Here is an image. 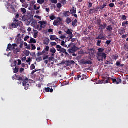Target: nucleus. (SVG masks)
<instances>
[{
  "label": "nucleus",
  "instance_id": "nucleus-7",
  "mask_svg": "<svg viewBox=\"0 0 128 128\" xmlns=\"http://www.w3.org/2000/svg\"><path fill=\"white\" fill-rule=\"evenodd\" d=\"M86 54H89L91 58L94 56V49L93 48H88L87 50Z\"/></svg>",
  "mask_w": 128,
  "mask_h": 128
},
{
  "label": "nucleus",
  "instance_id": "nucleus-54",
  "mask_svg": "<svg viewBox=\"0 0 128 128\" xmlns=\"http://www.w3.org/2000/svg\"><path fill=\"white\" fill-rule=\"evenodd\" d=\"M57 8H62V4L60 3H58L57 4Z\"/></svg>",
  "mask_w": 128,
  "mask_h": 128
},
{
  "label": "nucleus",
  "instance_id": "nucleus-41",
  "mask_svg": "<svg viewBox=\"0 0 128 128\" xmlns=\"http://www.w3.org/2000/svg\"><path fill=\"white\" fill-rule=\"evenodd\" d=\"M38 24V21L37 20H34L32 24V25L34 26H36Z\"/></svg>",
  "mask_w": 128,
  "mask_h": 128
},
{
  "label": "nucleus",
  "instance_id": "nucleus-17",
  "mask_svg": "<svg viewBox=\"0 0 128 128\" xmlns=\"http://www.w3.org/2000/svg\"><path fill=\"white\" fill-rule=\"evenodd\" d=\"M106 6H108V2H104L103 5L100 6V9L101 10H102L104 8H106Z\"/></svg>",
  "mask_w": 128,
  "mask_h": 128
},
{
  "label": "nucleus",
  "instance_id": "nucleus-51",
  "mask_svg": "<svg viewBox=\"0 0 128 128\" xmlns=\"http://www.w3.org/2000/svg\"><path fill=\"white\" fill-rule=\"evenodd\" d=\"M50 44H51L52 46H56L57 44L56 42H52L50 43Z\"/></svg>",
  "mask_w": 128,
  "mask_h": 128
},
{
  "label": "nucleus",
  "instance_id": "nucleus-45",
  "mask_svg": "<svg viewBox=\"0 0 128 128\" xmlns=\"http://www.w3.org/2000/svg\"><path fill=\"white\" fill-rule=\"evenodd\" d=\"M36 60V62H42V58L40 57L38 58H37Z\"/></svg>",
  "mask_w": 128,
  "mask_h": 128
},
{
  "label": "nucleus",
  "instance_id": "nucleus-30",
  "mask_svg": "<svg viewBox=\"0 0 128 128\" xmlns=\"http://www.w3.org/2000/svg\"><path fill=\"white\" fill-rule=\"evenodd\" d=\"M30 52L28 50L24 52V54H25L26 56H30Z\"/></svg>",
  "mask_w": 128,
  "mask_h": 128
},
{
  "label": "nucleus",
  "instance_id": "nucleus-40",
  "mask_svg": "<svg viewBox=\"0 0 128 128\" xmlns=\"http://www.w3.org/2000/svg\"><path fill=\"white\" fill-rule=\"evenodd\" d=\"M48 60L49 62H54V58L50 56L48 58Z\"/></svg>",
  "mask_w": 128,
  "mask_h": 128
},
{
  "label": "nucleus",
  "instance_id": "nucleus-29",
  "mask_svg": "<svg viewBox=\"0 0 128 128\" xmlns=\"http://www.w3.org/2000/svg\"><path fill=\"white\" fill-rule=\"evenodd\" d=\"M76 24H78V20L76 19L74 21L72 22V26H76Z\"/></svg>",
  "mask_w": 128,
  "mask_h": 128
},
{
  "label": "nucleus",
  "instance_id": "nucleus-56",
  "mask_svg": "<svg viewBox=\"0 0 128 128\" xmlns=\"http://www.w3.org/2000/svg\"><path fill=\"white\" fill-rule=\"evenodd\" d=\"M82 78V76L80 75H78V76H77V78L75 77V80H80V78Z\"/></svg>",
  "mask_w": 128,
  "mask_h": 128
},
{
  "label": "nucleus",
  "instance_id": "nucleus-23",
  "mask_svg": "<svg viewBox=\"0 0 128 128\" xmlns=\"http://www.w3.org/2000/svg\"><path fill=\"white\" fill-rule=\"evenodd\" d=\"M112 26H108L107 28H106V30L107 32H112Z\"/></svg>",
  "mask_w": 128,
  "mask_h": 128
},
{
  "label": "nucleus",
  "instance_id": "nucleus-11",
  "mask_svg": "<svg viewBox=\"0 0 128 128\" xmlns=\"http://www.w3.org/2000/svg\"><path fill=\"white\" fill-rule=\"evenodd\" d=\"M80 62L82 64H92V62H90V61H84V60H82L80 61Z\"/></svg>",
  "mask_w": 128,
  "mask_h": 128
},
{
  "label": "nucleus",
  "instance_id": "nucleus-13",
  "mask_svg": "<svg viewBox=\"0 0 128 128\" xmlns=\"http://www.w3.org/2000/svg\"><path fill=\"white\" fill-rule=\"evenodd\" d=\"M118 32L120 36H122V34L126 33V29L124 28H123L122 29H120Z\"/></svg>",
  "mask_w": 128,
  "mask_h": 128
},
{
  "label": "nucleus",
  "instance_id": "nucleus-5",
  "mask_svg": "<svg viewBox=\"0 0 128 128\" xmlns=\"http://www.w3.org/2000/svg\"><path fill=\"white\" fill-rule=\"evenodd\" d=\"M16 78L18 80H19L20 82H24L23 86H24V84H26V82H28V79L26 76H24V75H22L21 76H17Z\"/></svg>",
  "mask_w": 128,
  "mask_h": 128
},
{
  "label": "nucleus",
  "instance_id": "nucleus-64",
  "mask_svg": "<svg viewBox=\"0 0 128 128\" xmlns=\"http://www.w3.org/2000/svg\"><path fill=\"white\" fill-rule=\"evenodd\" d=\"M24 72V68H20V72L22 73V72Z\"/></svg>",
  "mask_w": 128,
  "mask_h": 128
},
{
  "label": "nucleus",
  "instance_id": "nucleus-19",
  "mask_svg": "<svg viewBox=\"0 0 128 128\" xmlns=\"http://www.w3.org/2000/svg\"><path fill=\"white\" fill-rule=\"evenodd\" d=\"M102 21L100 19H98L95 22L96 24H97V26H100L102 24Z\"/></svg>",
  "mask_w": 128,
  "mask_h": 128
},
{
  "label": "nucleus",
  "instance_id": "nucleus-31",
  "mask_svg": "<svg viewBox=\"0 0 128 128\" xmlns=\"http://www.w3.org/2000/svg\"><path fill=\"white\" fill-rule=\"evenodd\" d=\"M18 52H20V48H17L14 50V54H16Z\"/></svg>",
  "mask_w": 128,
  "mask_h": 128
},
{
  "label": "nucleus",
  "instance_id": "nucleus-43",
  "mask_svg": "<svg viewBox=\"0 0 128 128\" xmlns=\"http://www.w3.org/2000/svg\"><path fill=\"white\" fill-rule=\"evenodd\" d=\"M36 32L34 33V38H38V31L36 30L35 31Z\"/></svg>",
  "mask_w": 128,
  "mask_h": 128
},
{
  "label": "nucleus",
  "instance_id": "nucleus-28",
  "mask_svg": "<svg viewBox=\"0 0 128 128\" xmlns=\"http://www.w3.org/2000/svg\"><path fill=\"white\" fill-rule=\"evenodd\" d=\"M30 44H36V40L34 38H32L30 40Z\"/></svg>",
  "mask_w": 128,
  "mask_h": 128
},
{
  "label": "nucleus",
  "instance_id": "nucleus-24",
  "mask_svg": "<svg viewBox=\"0 0 128 128\" xmlns=\"http://www.w3.org/2000/svg\"><path fill=\"white\" fill-rule=\"evenodd\" d=\"M104 48H100L98 49V52L97 54H104Z\"/></svg>",
  "mask_w": 128,
  "mask_h": 128
},
{
  "label": "nucleus",
  "instance_id": "nucleus-38",
  "mask_svg": "<svg viewBox=\"0 0 128 128\" xmlns=\"http://www.w3.org/2000/svg\"><path fill=\"white\" fill-rule=\"evenodd\" d=\"M18 68H16V67L13 70V72H14V74H18Z\"/></svg>",
  "mask_w": 128,
  "mask_h": 128
},
{
  "label": "nucleus",
  "instance_id": "nucleus-36",
  "mask_svg": "<svg viewBox=\"0 0 128 128\" xmlns=\"http://www.w3.org/2000/svg\"><path fill=\"white\" fill-rule=\"evenodd\" d=\"M44 0H38V3L40 4H44Z\"/></svg>",
  "mask_w": 128,
  "mask_h": 128
},
{
  "label": "nucleus",
  "instance_id": "nucleus-12",
  "mask_svg": "<svg viewBox=\"0 0 128 128\" xmlns=\"http://www.w3.org/2000/svg\"><path fill=\"white\" fill-rule=\"evenodd\" d=\"M50 40H56V42H58V40H59V42H60V40L56 38V36L54 35H51L50 36Z\"/></svg>",
  "mask_w": 128,
  "mask_h": 128
},
{
  "label": "nucleus",
  "instance_id": "nucleus-18",
  "mask_svg": "<svg viewBox=\"0 0 128 128\" xmlns=\"http://www.w3.org/2000/svg\"><path fill=\"white\" fill-rule=\"evenodd\" d=\"M50 52V46H46V48L44 49L43 50V52L45 54H46V52Z\"/></svg>",
  "mask_w": 128,
  "mask_h": 128
},
{
  "label": "nucleus",
  "instance_id": "nucleus-15",
  "mask_svg": "<svg viewBox=\"0 0 128 128\" xmlns=\"http://www.w3.org/2000/svg\"><path fill=\"white\" fill-rule=\"evenodd\" d=\"M63 16L66 18H68V16H70V11H65L63 13Z\"/></svg>",
  "mask_w": 128,
  "mask_h": 128
},
{
  "label": "nucleus",
  "instance_id": "nucleus-33",
  "mask_svg": "<svg viewBox=\"0 0 128 128\" xmlns=\"http://www.w3.org/2000/svg\"><path fill=\"white\" fill-rule=\"evenodd\" d=\"M66 34H68L69 36L70 34H72V30L71 31L70 29H68L67 31L66 32Z\"/></svg>",
  "mask_w": 128,
  "mask_h": 128
},
{
  "label": "nucleus",
  "instance_id": "nucleus-22",
  "mask_svg": "<svg viewBox=\"0 0 128 128\" xmlns=\"http://www.w3.org/2000/svg\"><path fill=\"white\" fill-rule=\"evenodd\" d=\"M5 6L6 8H7V10H10L9 8L10 6H12V4H10V3H9L8 2H6V4H5Z\"/></svg>",
  "mask_w": 128,
  "mask_h": 128
},
{
  "label": "nucleus",
  "instance_id": "nucleus-46",
  "mask_svg": "<svg viewBox=\"0 0 128 128\" xmlns=\"http://www.w3.org/2000/svg\"><path fill=\"white\" fill-rule=\"evenodd\" d=\"M99 26V30H104V25L100 24V25H98Z\"/></svg>",
  "mask_w": 128,
  "mask_h": 128
},
{
  "label": "nucleus",
  "instance_id": "nucleus-16",
  "mask_svg": "<svg viewBox=\"0 0 128 128\" xmlns=\"http://www.w3.org/2000/svg\"><path fill=\"white\" fill-rule=\"evenodd\" d=\"M70 14H76V8L74 7H72V8L70 10Z\"/></svg>",
  "mask_w": 128,
  "mask_h": 128
},
{
  "label": "nucleus",
  "instance_id": "nucleus-53",
  "mask_svg": "<svg viewBox=\"0 0 128 128\" xmlns=\"http://www.w3.org/2000/svg\"><path fill=\"white\" fill-rule=\"evenodd\" d=\"M118 56L116 55L113 56V57H112V59L114 60H118Z\"/></svg>",
  "mask_w": 128,
  "mask_h": 128
},
{
  "label": "nucleus",
  "instance_id": "nucleus-9",
  "mask_svg": "<svg viewBox=\"0 0 128 128\" xmlns=\"http://www.w3.org/2000/svg\"><path fill=\"white\" fill-rule=\"evenodd\" d=\"M16 46H18L16 44H13L12 45V44H8L7 52H8L9 50H16Z\"/></svg>",
  "mask_w": 128,
  "mask_h": 128
},
{
  "label": "nucleus",
  "instance_id": "nucleus-37",
  "mask_svg": "<svg viewBox=\"0 0 128 128\" xmlns=\"http://www.w3.org/2000/svg\"><path fill=\"white\" fill-rule=\"evenodd\" d=\"M30 70H36V66H34V64H32L30 66Z\"/></svg>",
  "mask_w": 128,
  "mask_h": 128
},
{
  "label": "nucleus",
  "instance_id": "nucleus-6",
  "mask_svg": "<svg viewBox=\"0 0 128 128\" xmlns=\"http://www.w3.org/2000/svg\"><path fill=\"white\" fill-rule=\"evenodd\" d=\"M106 58V53H97V60L98 62H104V60Z\"/></svg>",
  "mask_w": 128,
  "mask_h": 128
},
{
  "label": "nucleus",
  "instance_id": "nucleus-20",
  "mask_svg": "<svg viewBox=\"0 0 128 128\" xmlns=\"http://www.w3.org/2000/svg\"><path fill=\"white\" fill-rule=\"evenodd\" d=\"M72 22V19H70L69 18H67L66 19V22L68 24H71V22Z\"/></svg>",
  "mask_w": 128,
  "mask_h": 128
},
{
  "label": "nucleus",
  "instance_id": "nucleus-10",
  "mask_svg": "<svg viewBox=\"0 0 128 128\" xmlns=\"http://www.w3.org/2000/svg\"><path fill=\"white\" fill-rule=\"evenodd\" d=\"M8 11L9 12H10V14H14L15 12H16V10L14 6L12 5L11 6L10 9H8Z\"/></svg>",
  "mask_w": 128,
  "mask_h": 128
},
{
  "label": "nucleus",
  "instance_id": "nucleus-4",
  "mask_svg": "<svg viewBox=\"0 0 128 128\" xmlns=\"http://www.w3.org/2000/svg\"><path fill=\"white\" fill-rule=\"evenodd\" d=\"M56 48L58 52H60V53L62 52V54H64L66 56H70V54L66 52V50L64 48H62L60 45H57L56 46Z\"/></svg>",
  "mask_w": 128,
  "mask_h": 128
},
{
  "label": "nucleus",
  "instance_id": "nucleus-57",
  "mask_svg": "<svg viewBox=\"0 0 128 128\" xmlns=\"http://www.w3.org/2000/svg\"><path fill=\"white\" fill-rule=\"evenodd\" d=\"M110 42H112V40H107L106 44H107V46H110Z\"/></svg>",
  "mask_w": 128,
  "mask_h": 128
},
{
  "label": "nucleus",
  "instance_id": "nucleus-26",
  "mask_svg": "<svg viewBox=\"0 0 128 128\" xmlns=\"http://www.w3.org/2000/svg\"><path fill=\"white\" fill-rule=\"evenodd\" d=\"M104 38V36L102 34H100L98 38H96V40H102Z\"/></svg>",
  "mask_w": 128,
  "mask_h": 128
},
{
  "label": "nucleus",
  "instance_id": "nucleus-25",
  "mask_svg": "<svg viewBox=\"0 0 128 128\" xmlns=\"http://www.w3.org/2000/svg\"><path fill=\"white\" fill-rule=\"evenodd\" d=\"M88 76H86V75L82 74V76L81 80H88Z\"/></svg>",
  "mask_w": 128,
  "mask_h": 128
},
{
  "label": "nucleus",
  "instance_id": "nucleus-39",
  "mask_svg": "<svg viewBox=\"0 0 128 128\" xmlns=\"http://www.w3.org/2000/svg\"><path fill=\"white\" fill-rule=\"evenodd\" d=\"M88 8H92L93 4H92V2H90V1H89V2H88Z\"/></svg>",
  "mask_w": 128,
  "mask_h": 128
},
{
  "label": "nucleus",
  "instance_id": "nucleus-32",
  "mask_svg": "<svg viewBox=\"0 0 128 128\" xmlns=\"http://www.w3.org/2000/svg\"><path fill=\"white\" fill-rule=\"evenodd\" d=\"M61 46H64V48H68V45L66 44V42L62 40L61 42Z\"/></svg>",
  "mask_w": 128,
  "mask_h": 128
},
{
  "label": "nucleus",
  "instance_id": "nucleus-8",
  "mask_svg": "<svg viewBox=\"0 0 128 128\" xmlns=\"http://www.w3.org/2000/svg\"><path fill=\"white\" fill-rule=\"evenodd\" d=\"M62 19L60 18H58L57 20H55L53 23L54 26H60L62 24Z\"/></svg>",
  "mask_w": 128,
  "mask_h": 128
},
{
  "label": "nucleus",
  "instance_id": "nucleus-35",
  "mask_svg": "<svg viewBox=\"0 0 128 128\" xmlns=\"http://www.w3.org/2000/svg\"><path fill=\"white\" fill-rule=\"evenodd\" d=\"M48 44H50V39H47L44 40V44H47V46H48Z\"/></svg>",
  "mask_w": 128,
  "mask_h": 128
},
{
  "label": "nucleus",
  "instance_id": "nucleus-62",
  "mask_svg": "<svg viewBox=\"0 0 128 128\" xmlns=\"http://www.w3.org/2000/svg\"><path fill=\"white\" fill-rule=\"evenodd\" d=\"M66 35H62L60 37V38L61 40H64V38H66Z\"/></svg>",
  "mask_w": 128,
  "mask_h": 128
},
{
  "label": "nucleus",
  "instance_id": "nucleus-58",
  "mask_svg": "<svg viewBox=\"0 0 128 128\" xmlns=\"http://www.w3.org/2000/svg\"><path fill=\"white\" fill-rule=\"evenodd\" d=\"M109 6L110 8H114V4L111 3V4H109Z\"/></svg>",
  "mask_w": 128,
  "mask_h": 128
},
{
  "label": "nucleus",
  "instance_id": "nucleus-59",
  "mask_svg": "<svg viewBox=\"0 0 128 128\" xmlns=\"http://www.w3.org/2000/svg\"><path fill=\"white\" fill-rule=\"evenodd\" d=\"M50 88H46L45 92H50Z\"/></svg>",
  "mask_w": 128,
  "mask_h": 128
},
{
  "label": "nucleus",
  "instance_id": "nucleus-63",
  "mask_svg": "<svg viewBox=\"0 0 128 128\" xmlns=\"http://www.w3.org/2000/svg\"><path fill=\"white\" fill-rule=\"evenodd\" d=\"M122 19L123 20H126V16L125 15H122Z\"/></svg>",
  "mask_w": 128,
  "mask_h": 128
},
{
  "label": "nucleus",
  "instance_id": "nucleus-27",
  "mask_svg": "<svg viewBox=\"0 0 128 128\" xmlns=\"http://www.w3.org/2000/svg\"><path fill=\"white\" fill-rule=\"evenodd\" d=\"M28 84V82H26V84H24V86H24V90H28L30 88V84Z\"/></svg>",
  "mask_w": 128,
  "mask_h": 128
},
{
  "label": "nucleus",
  "instance_id": "nucleus-52",
  "mask_svg": "<svg viewBox=\"0 0 128 128\" xmlns=\"http://www.w3.org/2000/svg\"><path fill=\"white\" fill-rule=\"evenodd\" d=\"M68 63L70 64H76V62H74V60H71L70 62L68 61Z\"/></svg>",
  "mask_w": 128,
  "mask_h": 128
},
{
  "label": "nucleus",
  "instance_id": "nucleus-50",
  "mask_svg": "<svg viewBox=\"0 0 128 128\" xmlns=\"http://www.w3.org/2000/svg\"><path fill=\"white\" fill-rule=\"evenodd\" d=\"M58 72H54L52 74V76H54L55 78H56L58 76Z\"/></svg>",
  "mask_w": 128,
  "mask_h": 128
},
{
  "label": "nucleus",
  "instance_id": "nucleus-1",
  "mask_svg": "<svg viewBox=\"0 0 128 128\" xmlns=\"http://www.w3.org/2000/svg\"><path fill=\"white\" fill-rule=\"evenodd\" d=\"M67 48H69L68 50V52L70 54H72V56H78L76 54V52L78 50H80L78 47H77L76 45L74 44V43L72 42L70 44H68V46L67 47Z\"/></svg>",
  "mask_w": 128,
  "mask_h": 128
},
{
  "label": "nucleus",
  "instance_id": "nucleus-3",
  "mask_svg": "<svg viewBox=\"0 0 128 128\" xmlns=\"http://www.w3.org/2000/svg\"><path fill=\"white\" fill-rule=\"evenodd\" d=\"M20 26V22L16 20L13 23H10L9 24V28L10 30H13V28H17L18 27Z\"/></svg>",
  "mask_w": 128,
  "mask_h": 128
},
{
  "label": "nucleus",
  "instance_id": "nucleus-61",
  "mask_svg": "<svg viewBox=\"0 0 128 128\" xmlns=\"http://www.w3.org/2000/svg\"><path fill=\"white\" fill-rule=\"evenodd\" d=\"M48 59V56H45L43 57L44 60H46Z\"/></svg>",
  "mask_w": 128,
  "mask_h": 128
},
{
  "label": "nucleus",
  "instance_id": "nucleus-44",
  "mask_svg": "<svg viewBox=\"0 0 128 128\" xmlns=\"http://www.w3.org/2000/svg\"><path fill=\"white\" fill-rule=\"evenodd\" d=\"M44 54H45L44 53V51L42 52H38L37 54L38 56H44Z\"/></svg>",
  "mask_w": 128,
  "mask_h": 128
},
{
  "label": "nucleus",
  "instance_id": "nucleus-2",
  "mask_svg": "<svg viewBox=\"0 0 128 128\" xmlns=\"http://www.w3.org/2000/svg\"><path fill=\"white\" fill-rule=\"evenodd\" d=\"M110 80L112 81L113 84H122V79L120 78H106L104 80H103L102 83L103 84H108V82H110Z\"/></svg>",
  "mask_w": 128,
  "mask_h": 128
},
{
  "label": "nucleus",
  "instance_id": "nucleus-42",
  "mask_svg": "<svg viewBox=\"0 0 128 128\" xmlns=\"http://www.w3.org/2000/svg\"><path fill=\"white\" fill-rule=\"evenodd\" d=\"M52 2V4H58V0H48Z\"/></svg>",
  "mask_w": 128,
  "mask_h": 128
},
{
  "label": "nucleus",
  "instance_id": "nucleus-14",
  "mask_svg": "<svg viewBox=\"0 0 128 128\" xmlns=\"http://www.w3.org/2000/svg\"><path fill=\"white\" fill-rule=\"evenodd\" d=\"M50 52L52 54V56H54V54L56 52V48H52L50 49Z\"/></svg>",
  "mask_w": 128,
  "mask_h": 128
},
{
  "label": "nucleus",
  "instance_id": "nucleus-60",
  "mask_svg": "<svg viewBox=\"0 0 128 128\" xmlns=\"http://www.w3.org/2000/svg\"><path fill=\"white\" fill-rule=\"evenodd\" d=\"M28 38H30V36H26L25 38H24V40L25 41V42H28Z\"/></svg>",
  "mask_w": 128,
  "mask_h": 128
},
{
  "label": "nucleus",
  "instance_id": "nucleus-48",
  "mask_svg": "<svg viewBox=\"0 0 128 128\" xmlns=\"http://www.w3.org/2000/svg\"><path fill=\"white\" fill-rule=\"evenodd\" d=\"M88 32H88V28L86 29L84 31V34L86 36H88Z\"/></svg>",
  "mask_w": 128,
  "mask_h": 128
},
{
  "label": "nucleus",
  "instance_id": "nucleus-47",
  "mask_svg": "<svg viewBox=\"0 0 128 128\" xmlns=\"http://www.w3.org/2000/svg\"><path fill=\"white\" fill-rule=\"evenodd\" d=\"M31 46H32V50H36V45L34 44H31Z\"/></svg>",
  "mask_w": 128,
  "mask_h": 128
},
{
  "label": "nucleus",
  "instance_id": "nucleus-21",
  "mask_svg": "<svg viewBox=\"0 0 128 128\" xmlns=\"http://www.w3.org/2000/svg\"><path fill=\"white\" fill-rule=\"evenodd\" d=\"M40 8V4H36L34 6V10H38Z\"/></svg>",
  "mask_w": 128,
  "mask_h": 128
},
{
  "label": "nucleus",
  "instance_id": "nucleus-34",
  "mask_svg": "<svg viewBox=\"0 0 128 128\" xmlns=\"http://www.w3.org/2000/svg\"><path fill=\"white\" fill-rule=\"evenodd\" d=\"M20 10L21 12H22L23 14H24L26 13V8H22L20 9Z\"/></svg>",
  "mask_w": 128,
  "mask_h": 128
},
{
  "label": "nucleus",
  "instance_id": "nucleus-49",
  "mask_svg": "<svg viewBox=\"0 0 128 128\" xmlns=\"http://www.w3.org/2000/svg\"><path fill=\"white\" fill-rule=\"evenodd\" d=\"M50 18L51 20H56V16H50Z\"/></svg>",
  "mask_w": 128,
  "mask_h": 128
},
{
  "label": "nucleus",
  "instance_id": "nucleus-55",
  "mask_svg": "<svg viewBox=\"0 0 128 128\" xmlns=\"http://www.w3.org/2000/svg\"><path fill=\"white\" fill-rule=\"evenodd\" d=\"M100 44H102V40H98L97 42L98 46H100Z\"/></svg>",
  "mask_w": 128,
  "mask_h": 128
}]
</instances>
